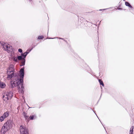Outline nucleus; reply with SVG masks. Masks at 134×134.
I'll list each match as a JSON object with an SVG mask.
<instances>
[{"label": "nucleus", "instance_id": "obj_22", "mask_svg": "<svg viewBox=\"0 0 134 134\" xmlns=\"http://www.w3.org/2000/svg\"><path fill=\"white\" fill-rule=\"evenodd\" d=\"M34 118V116H31L30 117V118L31 120H33V119Z\"/></svg>", "mask_w": 134, "mask_h": 134}, {"label": "nucleus", "instance_id": "obj_15", "mask_svg": "<svg viewBox=\"0 0 134 134\" xmlns=\"http://www.w3.org/2000/svg\"><path fill=\"white\" fill-rule=\"evenodd\" d=\"M99 81L100 83V84L102 85L103 86H104V84L103 83V82L101 80H99Z\"/></svg>", "mask_w": 134, "mask_h": 134}, {"label": "nucleus", "instance_id": "obj_21", "mask_svg": "<svg viewBox=\"0 0 134 134\" xmlns=\"http://www.w3.org/2000/svg\"><path fill=\"white\" fill-rule=\"evenodd\" d=\"M18 51L20 53H21L22 52V50L21 49H18Z\"/></svg>", "mask_w": 134, "mask_h": 134}, {"label": "nucleus", "instance_id": "obj_19", "mask_svg": "<svg viewBox=\"0 0 134 134\" xmlns=\"http://www.w3.org/2000/svg\"><path fill=\"white\" fill-rule=\"evenodd\" d=\"M18 60H20L22 59V58L21 56H18Z\"/></svg>", "mask_w": 134, "mask_h": 134}, {"label": "nucleus", "instance_id": "obj_9", "mask_svg": "<svg viewBox=\"0 0 134 134\" xmlns=\"http://www.w3.org/2000/svg\"><path fill=\"white\" fill-rule=\"evenodd\" d=\"M3 48L6 51H10L12 49V46L7 43H4L3 45Z\"/></svg>", "mask_w": 134, "mask_h": 134}, {"label": "nucleus", "instance_id": "obj_20", "mask_svg": "<svg viewBox=\"0 0 134 134\" xmlns=\"http://www.w3.org/2000/svg\"><path fill=\"white\" fill-rule=\"evenodd\" d=\"M43 38V37L42 36H40L38 37V39H42Z\"/></svg>", "mask_w": 134, "mask_h": 134}, {"label": "nucleus", "instance_id": "obj_24", "mask_svg": "<svg viewBox=\"0 0 134 134\" xmlns=\"http://www.w3.org/2000/svg\"><path fill=\"white\" fill-rule=\"evenodd\" d=\"M25 52L27 54L29 53V52L28 51H27Z\"/></svg>", "mask_w": 134, "mask_h": 134}, {"label": "nucleus", "instance_id": "obj_6", "mask_svg": "<svg viewBox=\"0 0 134 134\" xmlns=\"http://www.w3.org/2000/svg\"><path fill=\"white\" fill-rule=\"evenodd\" d=\"M13 96V93L11 92H7L4 93L3 95V99L5 101L11 99Z\"/></svg>", "mask_w": 134, "mask_h": 134}, {"label": "nucleus", "instance_id": "obj_2", "mask_svg": "<svg viewBox=\"0 0 134 134\" xmlns=\"http://www.w3.org/2000/svg\"><path fill=\"white\" fill-rule=\"evenodd\" d=\"M13 125L12 121L8 120L4 124L1 130V132L3 134L12 128Z\"/></svg>", "mask_w": 134, "mask_h": 134}, {"label": "nucleus", "instance_id": "obj_11", "mask_svg": "<svg viewBox=\"0 0 134 134\" xmlns=\"http://www.w3.org/2000/svg\"><path fill=\"white\" fill-rule=\"evenodd\" d=\"M9 115V113L8 112H5L3 115L4 116V117L5 118L8 117Z\"/></svg>", "mask_w": 134, "mask_h": 134}, {"label": "nucleus", "instance_id": "obj_13", "mask_svg": "<svg viewBox=\"0 0 134 134\" xmlns=\"http://www.w3.org/2000/svg\"><path fill=\"white\" fill-rule=\"evenodd\" d=\"M133 127L132 126L130 129V134H132V132L133 131Z\"/></svg>", "mask_w": 134, "mask_h": 134}, {"label": "nucleus", "instance_id": "obj_3", "mask_svg": "<svg viewBox=\"0 0 134 134\" xmlns=\"http://www.w3.org/2000/svg\"><path fill=\"white\" fill-rule=\"evenodd\" d=\"M13 125L12 121L8 120L4 124L1 130V132L3 134L12 128Z\"/></svg>", "mask_w": 134, "mask_h": 134}, {"label": "nucleus", "instance_id": "obj_8", "mask_svg": "<svg viewBox=\"0 0 134 134\" xmlns=\"http://www.w3.org/2000/svg\"><path fill=\"white\" fill-rule=\"evenodd\" d=\"M20 130V134H28L27 130L24 126H21Z\"/></svg>", "mask_w": 134, "mask_h": 134}, {"label": "nucleus", "instance_id": "obj_7", "mask_svg": "<svg viewBox=\"0 0 134 134\" xmlns=\"http://www.w3.org/2000/svg\"><path fill=\"white\" fill-rule=\"evenodd\" d=\"M11 84L12 86L13 87H14L17 86H18V92H19L21 93H23L24 92V88L23 86V83H20L18 85H16L14 86H13L12 85L11 83Z\"/></svg>", "mask_w": 134, "mask_h": 134}, {"label": "nucleus", "instance_id": "obj_12", "mask_svg": "<svg viewBox=\"0 0 134 134\" xmlns=\"http://www.w3.org/2000/svg\"><path fill=\"white\" fill-rule=\"evenodd\" d=\"M125 4L126 5L128 6V7H130L131 8H132V6L130 5V4L129 2H126L125 3Z\"/></svg>", "mask_w": 134, "mask_h": 134}, {"label": "nucleus", "instance_id": "obj_14", "mask_svg": "<svg viewBox=\"0 0 134 134\" xmlns=\"http://www.w3.org/2000/svg\"><path fill=\"white\" fill-rule=\"evenodd\" d=\"M5 118L4 117V116L2 115V116L0 117V120L1 121H3Z\"/></svg>", "mask_w": 134, "mask_h": 134}, {"label": "nucleus", "instance_id": "obj_10", "mask_svg": "<svg viewBox=\"0 0 134 134\" xmlns=\"http://www.w3.org/2000/svg\"><path fill=\"white\" fill-rule=\"evenodd\" d=\"M5 87V85L2 82H0V87L2 88H3Z\"/></svg>", "mask_w": 134, "mask_h": 134}, {"label": "nucleus", "instance_id": "obj_23", "mask_svg": "<svg viewBox=\"0 0 134 134\" xmlns=\"http://www.w3.org/2000/svg\"><path fill=\"white\" fill-rule=\"evenodd\" d=\"M31 51V49H28L27 51L29 52H30Z\"/></svg>", "mask_w": 134, "mask_h": 134}, {"label": "nucleus", "instance_id": "obj_5", "mask_svg": "<svg viewBox=\"0 0 134 134\" xmlns=\"http://www.w3.org/2000/svg\"><path fill=\"white\" fill-rule=\"evenodd\" d=\"M14 70V66L13 65H10L7 69V74L8 75L7 78L10 79L13 76Z\"/></svg>", "mask_w": 134, "mask_h": 134}, {"label": "nucleus", "instance_id": "obj_17", "mask_svg": "<svg viewBox=\"0 0 134 134\" xmlns=\"http://www.w3.org/2000/svg\"><path fill=\"white\" fill-rule=\"evenodd\" d=\"M21 55L23 57H24L25 58L27 55V54L26 52H25L23 54H22Z\"/></svg>", "mask_w": 134, "mask_h": 134}, {"label": "nucleus", "instance_id": "obj_18", "mask_svg": "<svg viewBox=\"0 0 134 134\" xmlns=\"http://www.w3.org/2000/svg\"><path fill=\"white\" fill-rule=\"evenodd\" d=\"M13 60L15 62L17 61V58L16 57H14L13 58Z\"/></svg>", "mask_w": 134, "mask_h": 134}, {"label": "nucleus", "instance_id": "obj_16", "mask_svg": "<svg viewBox=\"0 0 134 134\" xmlns=\"http://www.w3.org/2000/svg\"><path fill=\"white\" fill-rule=\"evenodd\" d=\"M23 114L24 115V116L25 117V118L26 119H27L28 118V117L27 116H26V113L25 112H24L23 113Z\"/></svg>", "mask_w": 134, "mask_h": 134}, {"label": "nucleus", "instance_id": "obj_4", "mask_svg": "<svg viewBox=\"0 0 134 134\" xmlns=\"http://www.w3.org/2000/svg\"><path fill=\"white\" fill-rule=\"evenodd\" d=\"M13 125L12 121L8 120L4 124L1 130V132L3 134L12 128Z\"/></svg>", "mask_w": 134, "mask_h": 134}, {"label": "nucleus", "instance_id": "obj_1", "mask_svg": "<svg viewBox=\"0 0 134 134\" xmlns=\"http://www.w3.org/2000/svg\"><path fill=\"white\" fill-rule=\"evenodd\" d=\"M24 69L22 68L20 69L19 72L20 79L18 77H15L13 80L11 82L13 86L18 85L23 82V77L24 76Z\"/></svg>", "mask_w": 134, "mask_h": 134}]
</instances>
